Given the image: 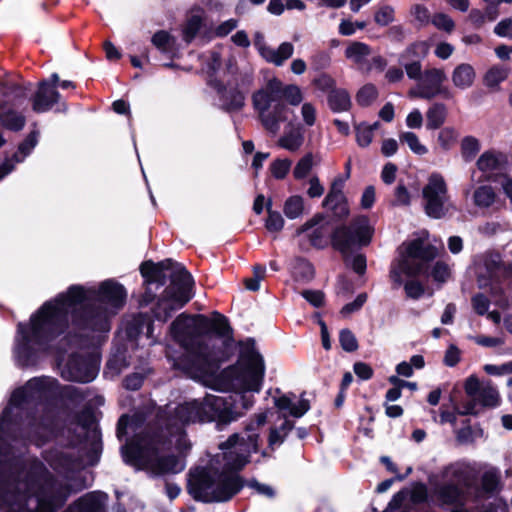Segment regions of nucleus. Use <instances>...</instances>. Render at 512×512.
<instances>
[{
  "label": "nucleus",
  "instance_id": "obj_31",
  "mask_svg": "<svg viewBox=\"0 0 512 512\" xmlns=\"http://www.w3.org/2000/svg\"><path fill=\"white\" fill-rule=\"evenodd\" d=\"M293 427V422L285 418L279 427L272 428L268 437V448L273 451L279 447Z\"/></svg>",
  "mask_w": 512,
  "mask_h": 512
},
{
  "label": "nucleus",
  "instance_id": "obj_17",
  "mask_svg": "<svg viewBox=\"0 0 512 512\" xmlns=\"http://www.w3.org/2000/svg\"><path fill=\"white\" fill-rule=\"evenodd\" d=\"M28 87L15 86L13 94L16 97V101L13 103V107L4 106L0 113V121L4 127L10 130H21L25 125V118L20 113L14 110V107L21 106V103L26 99V90Z\"/></svg>",
  "mask_w": 512,
  "mask_h": 512
},
{
  "label": "nucleus",
  "instance_id": "obj_9",
  "mask_svg": "<svg viewBox=\"0 0 512 512\" xmlns=\"http://www.w3.org/2000/svg\"><path fill=\"white\" fill-rule=\"evenodd\" d=\"M401 258L392 266V280L401 285L404 277H413L426 272L428 263L437 256V249L421 238L403 245Z\"/></svg>",
  "mask_w": 512,
  "mask_h": 512
},
{
  "label": "nucleus",
  "instance_id": "obj_40",
  "mask_svg": "<svg viewBox=\"0 0 512 512\" xmlns=\"http://www.w3.org/2000/svg\"><path fill=\"white\" fill-rule=\"evenodd\" d=\"M429 45L425 41L416 42L409 46L401 55V61L419 60L427 55Z\"/></svg>",
  "mask_w": 512,
  "mask_h": 512
},
{
  "label": "nucleus",
  "instance_id": "obj_46",
  "mask_svg": "<svg viewBox=\"0 0 512 512\" xmlns=\"http://www.w3.org/2000/svg\"><path fill=\"white\" fill-rule=\"evenodd\" d=\"M209 330H212L218 336L224 338H228L231 333L227 319L221 315H216L212 320H209L208 331Z\"/></svg>",
  "mask_w": 512,
  "mask_h": 512
},
{
  "label": "nucleus",
  "instance_id": "obj_6",
  "mask_svg": "<svg viewBox=\"0 0 512 512\" xmlns=\"http://www.w3.org/2000/svg\"><path fill=\"white\" fill-rule=\"evenodd\" d=\"M172 269L171 284L165 290L154 311L158 320L166 321L171 313L182 308L192 298L193 278L181 265H174L171 260L160 263L145 262L141 265V274L148 282L158 281L162 277V271Z\"/></svg>",
  "mask_w": 512,
  "mask_h": 512
},
{
  "label": "nucleus",
  "instance_id": "obj_48",
  "mask_svg": "<svg viewBox=\"0 0 512 512\" xmlns=\"http://www.w3.org/2000/svg\"><path fill=\"white\" fill-rule=\"evenodd\" d=\"M292 162L289 159H275L270 164V171L275 179H284L291 169Z\"/></svg>",
  "mask_w": 512,
  "mask_h": 512
},
{
  "label": "nucleus",
  "instance_id": "obj_51",
  "mask_svg": "<svg viewBox=\"0 0 512 512\" xmlns=\"http://www.w3.org/2000/svg\"><path fill=\"white\" fill-rule=\"evenodd\" d=\"M270 205L269 203L267 206L268 218L266 220V228L270 232H279L284 226V219L279 212L272 211Z\"/></svg>",
  "mask_w": 512,
  "mask_h": 512
},
{
  "label": "nucleus",
  "instance_id": "obj_35",
  "mask_svg": "<svg viewBox=\"0 0 512 512\" xmlns=\"http://www.w3.org/2000/svg\"><path fill=\"white\" fill-rule=\"evenodd\" d=\"M152 44L163 53H170L176 49V39L167 31H158L152 36Z\"/></svg>",
  "mask_w": 512,
  "mask_h": 512
},
{
  "label": "nucleus",
  "instance_id": "obj_63",
  "mask_svg": "<svg viewBox=\"0 0 512 512\" xmlns=\"http://www.w3.org/2000/svg\"><path fill=\"white\" fill-rule=\"evenodd\" d=\"M432 276L438 282H445L450 277V268L443 262H437L433 268Z\"/></svg>",
  "mask_w": 512,
  "mask_h": 512
},
{
  "label": "nucleus",
  "instance_id": "obj_30",
  "mask_svg": "<svg viewBox=\"0 0 512 512\" xmlns=\"http://www.w3.org/2000/svg\"><path fill=\"white\" fill-rule=\"evenodd\" d=\"M380 127V123L378 121L368 124L366 122H361L355 125V134H356V142L360 147H368L374 137V131Z\"/></svg>",
  "mask_w": 512,
  "mask_h": 512
},
{
  "label": "nucleus",
  "instance_id": "obj_12",
  "mask_svg": "<svg viewBox=\"0 0 512 512\" xmlns=\"http://www.w3.org/2000/svg\"><path fill=\"white\" fill-rule=\"evenodd\" d=\"M374 229L367 217L356 218L350 226H343L335 230L332 243L342 253H346L353 246H366L371 242Z\"/></svg>",
  "mask_w": 512,
  "mask_h": 512
},
{
  "label": "nucleus",
  "instance_id": "obj_52",
  "mask_svg": "<svg viewBox=\"0 0 512 512\" xmlns=\"http://www.w3.org/2000/svg\"><path fill=\"white\" fill-rule=\"evenodd\" d=\"M394 13L393 7L389 5L382 6L376 11L374 20L381 26H387L394 21Z\"/></svg>",
  "mask_w": 512,
  "mask_h": 512
},
{
  "label": "nucleus",
  "instance_id": "obj_64",
  "mask_svg": "<svg viewBox=\"0 0 512 512\" xmlns=\"http://www.w3.org/2000/svg\"><path fill=\"white\" fill-rule=\"evenodd\" d=\"M324 193V187L320 183V180L317 176H313L309 179V188L307 190V194L311 198L320 197Z\"/></svg>",
  "mask_w": 512,
  "mask_h": 512
},
{
  "label": "nucleus",
  "instance_id": "obj_29",
  "mask_svg": "<svg viewBox=\"0 0 512 512\" xmlns=\"http://www.w3.org/2000/svg\"><path fill=\"white\" fill-rule=\"evenodd\" d=\"M497 195L494 189L488 185H482L473 193V203L480 209H487L494 205Z\"/></svg>",
  "mask_w": 512,
  "mask_h": 512
},
{
  "label": "nucleus",
  "instance_id": "obj_20",
  "mask_svg": "<svg viewBox=\"0 0 512 512\" xmlns=\"http://www.w3.org/2000/svg\"><path fill=\"white\" fill-rule=\"evenodd\" d=\"M508 158L505 154L487 150L477 160L478 169L483 172L488 179L498 175L507 165Z\"/></svg>",
  "mask_w": 512,
  "mask_h": 512
},
{
  "label": "nucleus",
  "instance_id": "obj_39",
  "mask_svg": "<svg viewBox=\"0 0 512 512\" xmlns=\"http://www.w3.org/2000/svg\"><path fill=\"white\" fill-rule=\"evenodd\" d=\"M350 104V96L345 90H335L329 95V105L334 111H345Z\"/></svg>",
  "mask_w": 512,
  "mask_h": 512
},
{
  "label": "nucleus",
  "instance_id": "obj_55",
  "mask_svg": "<svg viewBox=\"0 0 512 512\" xmlns=\"http://www.w3.org/2000/svg\"><path fill=\"white\" fill-rule=\"evenodd\" d=\"M468 339L472 340L479 346L493 348L504 344V339L501 337H492L486 335H474L468 336Z\"/></svg>",
  "mask_w": 512,
  "mask_h": 512
},
{
  "label": "nucleus",
  "instance_id": "obj_23",
  "mask_svg": "<svg viewBox=\"0 0 512 512\" xmlns=\"http://www.w3.org/2000/svg\"><path fill=\"white\" fill-rule=\"evenodd\" d=\"M106 500V494L93 492L82 497L68 512H103Z\"/></svg>",
  "mask_w": 512,
  "mask_h": 512
},
{
  "label": "nucleus",
  "instance_id": "obj_37",
  "mask_svg": "<svg viewBox=\"0 0 512 512\" xmlns=\"http://www.w3.org/2000/svg\"><path fill=\"white\" fill-rule=\"evenodd\" d=\"M509 74L506 67L495 66L489 69L484 76V84L489 88H496Z\"/></svg>",
  "mask_w": 512,
  "mask_h": 512
},
{
  "label": "nucleus",
  "instance_id": "obj_18",
  "mask_svg": "<svg viewBox=\"0 0 512 512\" xmlns=\"http://www.w3.org/2000/svg\"><path fill=\"white\" fill-rule=\"evenodd\" d=\"M307 233L311 244L317 248H323L328 243V234L330 228L320 215L313 217L305 223L299 230L298 234Z\"/></svg>",
  "mask_w": 512,
  "mask_h": 512
},
{
  "label": "nucleus",
  "instance_id": "obj_45",
  "mask_svg": "<svg viewBox=\"0 0 512 512\" xmlns=\"http://www.w3.org/2000/svg\"><path fill=\"white\" fill-rule=\"evenodd\" d=\"M315 165L314 157L311 153L303 156L296 164L293 170L295 179L300 180L308 176L313 166Z\"/></svg>",
  "mask_w": 512,
  "mask_h": 512
},
{
  "label": "nucleus",
  "instance_id": "obj_1",
  "mask_svg": "<svg viewBox=\"0 0 512 512\" xmlns=\"http://www.w3.org/2000/svg\"><path fill=\"white\" fill-rule=\"evenodd\" d=\"M124 287L113 281H104L98 293L92 289L73 286L66 295H60L54 302L45 303L34 314L28 325L19 324L15 355L17 361L28 366L51 349V342L63 332L69 315L81 311V318L93 330L108 331L109 317L123 307L126 301Z\"/></svg>",
  "mask_w": 512,
  "mask_h": 512
},
{
  "label": "nucleus",
  "instance_id": "obj_44",
  "mask_svg": "<svg viewBox=\"0 0 512 512\" xmlns=\"http://www.w3.org/2000/svg\"><path fill=\"white\" fill-rule=\"evenodd\" d=\"M481 145L477 138L466 136L461 141V152L465 160L471 161L480 151Z\"/></svg>",
  "mask_w": 512,
  "mask_h": 512
},
{
  "label": "nucleus",
  "instance_id": "obj_7",
  "mask_svg": "<svg viewBox=\"0 0 512 512\" xmlns=\"http://www.w3.org/2000/svg\"><path fill=\"white\" fill-rule=\"evenodd\" d=\"M283 98L289 105L298 106L304 96L301 88L291 84L285 87L281 81L272 79L265 88L253 95V104L258 111L263 127L273 135H276L281 124L288 119L289 108L280 101Z\"/></svg>",
  "mask_w": 512,
  "mask_h": 512
},
{
  "label": "nucleus",
  "instance_id": "obj_53",
  "mask_svg": "<svg viewBox=\"0 0 512 512\" xmlns=\"http://www.w3.org/2000/svg\"><path fill=\"white\" fill-rule=\"evenodd\" d=\"M341 347L347 352H353L358 348V342L355 335L348 329H343L339 334Z\"/></svg>",
  "mask_w": 512,
  "mask_h": 512
},
{
  "label": "nucleus",
  "instance_id": "obj_13",
  "mask_svg": "<svg viewBox=\"0 0 512 512\" xmlns=\"http://www.w3.org/2000/svg\"><path fill=\"white\" fill-rule=\"evenodd\" d=\"M64 379L82 383L91 382L98 374L99 360L96 355H72L69 360L60 364Z\"/></svg>",
  "mask_w": 512,
  "mask_h": 512
},
{
  "label": "nucleus",
  "instance_id": "obj_43",
  "mask_svg": "<svg viewBox=\"0 0 512 512\" xmlns=\"http://www.w3.org/2000/svg\"><path fill=\"white\" fill-rule=\"evenodd\" d=\"M378 97L377 88L372 84H366L356 94V101L362 107L370 106Z\"/></svg>",
  "mask_w": 512,
  "mask_h": 512
},
{
  "label": "nucleus",
  "instance_id": "obj_32",
  "mask_svg": "<svg viewBox=\"0 0 512 512\" xmlns=\"http://www.w3.org/2000/svg\"><path fill=\"white\" fill-rule=\"evenodd\" d=\"M303 133L299 129H291L278 139V146L291 152L297 151L303 144Z\"/></svg>",
  "mask_w": 512,
  "mask_h": 512
},
{
  "label": "nucleus",
  "instance_id": "obj_8",
  "mask_svg": "<svg viewBox=\"0 0 512 512\" xmlns=\"http://www.w3.org/2000/svg\"><path fill=\"white\" fill-rule=\"evenodd\" d=\"M56 381L48 378H34L29 380L26 385L14 391L11 396L8 407L3 411L0 417V456L6 457L5 434L12 423L14 410L22 409L30 403L48 397L54 390Z\"/></svg>",
  "mask_w": 512,
  "mask_h": 512
},
{
  "label": "nucleus",
  "instance_id": "obj_22",
  "mask_svg": "<svg viewBox=\"0 0 512 512\" xmlns=\"http://www.w3.org/2000/svg\"><path fill=\"white\" fill-rule=\"evenodd\" d=\"M476 71L471 64H458L451 73V81L456 89L467 90L474 85Z\"/></svg>",
  "mask_w": 512,
  "mask_h": 512
},
{
  "label": "nucleus",
  "instance_id": "obj_19",
  "mask_svg": "<svg viewBox=\"0 0 512 512\" xmlns=\"http://www.w3.org/2000/svg\"><path fill=\"white\" fill-rule=\"evenodd\" d=\"M255 47L263 59L276 66H282L294 53V46L290 42H283L277 48H272L259 39L255 41Z\"/></svg>",
  "mask_w": 512,
  "mask_h": 512
},
{
  "label": "nucleus",
  "instance_id": "obj_50",
  "mask_svg": "<svg viewBox=\"0 0 512 512\" xmlns=\"http://www.w3.org/2000/svg\"><path fill=\"white\" fill-rule=\"evenodd\" d=\"M65 500V496H57L50 500H46L43 497L37 498V510L38 512H54Z\"/></svg>",
  "mask_w": 512,
  "mask_h": 512
},
{
  "label": "nucleus",
  "instance_id": "obj_41",
  "mask_svg": "<svg viewBox=\"0 0 512 512\" xmlns=\"http://www.w3.org/2000/svg\"><path fill=\"white\" fill-rule=\"evenodd\" d=\"M478 398L484 406L488 407H496L500 403L499 392L489 383L482 386Z\"/></svg>",
  "mask_w": 512,
  "mask_h": 512
},
{
  "label": "nucleus",
  "instance_id": "obj_3",
  "mask_svg": "<svg viewBox=\"0 0 512 512\" xmlns=\"http://www.w3.org/2000/svg\"><path fill=\"white\" fill-rule=\"evenodd\" d=\"M209 319L203 315H179L171 324L172 338L186 349L185 356L175 362V366L185 371L204 385L216 390H236L259 392L265 373L264 361L256 351L254 343L248 341L242 345L237 364L217 374L220 359L207 354L203 348L190 351L198 339L208 332Z\"/></svg>",
  "mask_w": 512,
  "mask_h": 512
},
{
  "label": "nucleus",
  "instance_id": "obj_62",
  "mask_svg": "<svg viewBox=\"0 0 512 512\" xmlns=\"http://www.w3.org/2000/svg\"><path fill=\"white\" fill-rule=\"evenodd\" d=\"M406 126L410 129H420L423 125V116L419 109H413L406 116Z\"/></svg>",
  "mask_w": 512,
  "mask_h": 512
},
{
  "label": "nucleus",
  "instance_id": "obj_14",
  "mask_svg": "<svg viewBox=\"0 0 512 512\" xmlns=\"http://www.w3.org/2000/svg\"><path fill=\"white\" fill-rule=\"evenodd\" d=\"M446 80L444 70L431 68L424 71L418 84L408 91L411 99L420 98L430 100L444 92L442 85Z\"/></svg>",
  "mask_w": 512,
  "mask_h": 512
},
{
  "label": "nucleus",
  "instance_id": "obj_2",
  "mask_svg": "<svg viewBox=\"0 0 512 512\" xmlns=\"http://www.w3.org/2000/svg\"><path fill=\"white\" fill-rule=\"evenodd\" d=\"M242 415L236 400L207 395L203 400H192L169 411L165 429L159 435H139L123 449L127 463L148 470L153 475L175 474L184 470L181 455L191 444L183 427L189 423L219 421L231 422Z\"/></svg>",
  "mask_w": 512,
  "mask_h": 512
},
{
  "label": "nucleus",
  "instance_id": "obj_28",
  "mask_svg": "<svg viewBox=\"0 0 512 512\" xmlns=\"http://www.w3.org/2000/svg\"><path fill=\"white\" fill-rule=\"evenodd\" d=\"M472 307L478 315H487V318L495 324L501 322V314L498 311L489 312L490 301L483 294H476L471 299Z\"/></svg>",
  "mask_w": 512,
  "mask_h": 512
},
{
  "label": "nucleus",
  "instance_id": "obj_10",
  "mask_svg": "<svg viewBox=\"0 0 512 512\" xmlns=\"http://www.w3.org/2000/svg\"><path fill=\"white\" fill-rule=\"evenodd\" d=\"M474 273L479 288L489 289L495 298V305L502 309L509 307V301L503 294L501 277L504 274V266L499 253L486 252L476 257L474 261Z\"/></svg>",
  "mask_w": 512,
  "mask_h": 512
},
{
  "label": "nucleus",
  "instance_id": "obj_16",
  "mask_svg": "<svg viewBox=\"0 0 512 512\" xmlns=\"http://www.w3.org/2000/svg\"><path fill=\"white\" fill-rule=\"evenodd\" d=\"M51 83L42 81L32 99V109L37 113H43L52 108L58 102L59 93L56 91V84L59 82L58 74L54 73L50 78Z\"/></svg>",
  "mask_w": 512,
  "mask_h": 512
},
{
  "label": "nucleus",
  "instance_id": "obj_24",
  "mask_svg": "<svg viewBox=\"0 0 512 512\" xmlns=\"http://www.w3.org/2000/svg\"><path fill=\"white\" fill-rule=\"evenodd\" d=\"M205 18V13L200 8L192 9L187 15L186 21L182 26L183 40L189 44L200 31Z\"/></svg>",
  "mask_w": 512,
  "mask_h": 512
},
{
  "label": "nucleus",
  "instance_id": "obj_4",
  "mask_svg": "<svg viewBox=\"0 0 512 512\" xmlns=\"http://www.w3.org/2000/svg\"><path fill=\"white\" fill-rule=\"evenodd\" d=\"M266 420L267 412L256 414L246 426L241 439L238 435H232L220 445L223 451V472L197 469L190 474L188 488L195 499L204 502L227 501L242 488L241 478L227 471L242 469L247 464L250 454L258 451L259 429Z\"/></svg>",
  "mask_w": 512,
  "mask_h": 512
},
{
  "label": "nucleus",
  "instance_id": "obj_58",
  "mask_svg": "<svg viewBox=\"0 0 512 512\" xmlns=\"http://www.w3.org/2000/svg\"><path fill=\"white\" fill-rule=\"evenodd\" d=\"M394 196V205L408 206L411 203V194L404 185L399 184L396 187Z\"/></svg>",
  "mask_w": 512,
  "mask_h": 512
},
{
  "label": "nucleus",
  "instance_id": "obj_60",
  "mask_svg": "<svg viewBox=\"0 0 512 512\" xmlns=\"http://www.w3.org/2000/svg\"><path fill=\"white\" fill-rule=\"evenodd\" d=\"M409 61L410 62L402 61L404 63V68H405L407 76L410 79L420 81V79L423 75L420 61L419 60H413V61L409 60Z\"/></svg>",
  "mask_w": 512,
  "mask_h": 512
},
{
  "label": "nucleus",
  "instance_id": "obj_57",
  "mask_svg": "<svg viewBox=\"0 0 512 512\" xmlns=\"http://www.w3.org/2000/svg\"><path fill=\"white\" fill-rule=\"evenodd\" d=\"M238 26V21L236 19H229L221 24H219L214 30H213V36L214 37H225L228 34H230L236 27Z\"/></svg>",
  "mask_w": 512,
  "mask_h": 512
},
{
  "label": "nucleus",
  "instance_id": "obj_38",
  "mask_svg": "<svg viewBox=\"0 0 512 512\" xmlns=\"http://www.w3.org/2000/svg\"><path fill=\"white\" fill-rule=\"evenodd\" d=\"M292 274L297 281H309L313 278L314 269L309 262L303 259H296L292 268Z\"/></svg>",
  "mask_w": 512,
  "mask_h": 512
},
{
  "label": "nucleus",
  "instance_id": "obj_34",
  "mask_svg": "<svg viewBox=\"0 0 512 512\" xmlns=\"http://www.w3.org/2000/svg\"><path fill=\"white\" fill-rule=\"evenodd\" d=\"M482 490L486 493H494L500 490V472L496 468L487 469L481 479Z\"/></svg>",
  "mask_w": 512,
  "mask_h": 512
},
{
  "label": "nucleus",
  "instance_id": "obj_54",
  "mask_svg": "<svg viewBox=\"0 0 512 512\" xmlns=\"http://www.w3.org/2000/svg\"><path fill=\"white\" fill-rule=\"evenodd\" d=\"M432 24L439 30L451 33L454 30V21L444 13H437L431 19Z\"/></svg>",
  "mask_w": 512,
  "mask_h": 512
},
{
  "label": "nucleus",
  "instance_id": "obj_49",
  "mask_svg": "<svg viewBox=\"0 0 512 512\" xmlns=\"http://www.w3.org/2000/svg\"><path fill=\"white\" fill-rule=\"evenodd\" d=\"M51 466L58 471H61L62 469L65 470H74L78 468L80 465L76 463L74 460H72L68 455L66 454H59L56 455L55 458L50 460Z\"/></svg>",
  "mask_w": 512,
  "mask_h": 512
},
{
  "label": "nucleus",
  "instance_id": "obj_21",
  "mask_svg": "<svg viewBox=\"0 0 512 512\" xmlns=\"http://www.w3.org/2000/svg\"><path fill=\"white\" fill-rule=\"evenodd\" d=\"M344 179L337 178L333 181L330 191L326 196L323 205L340 215H346L348 210L345 206V196L343 193Z\"/></svg>",
  "mask_w": 512,
  "mask_h": 512
},
{
  "label": "nucleus",
  "instance_id": "obj_26",
  "mask_svg": "<svg viewBox=\"0 0 512 512\" xmlns=\"http://www.w3.org/2000/svg\"><path fill=\"white\" fill-rule=\"evenodd\" d=\"M370 55V47L362 42H351L345 49V57L360 69H369L366 62Z\"/></svg>",
  "mask_w": 512,
  "mask_h": 512
},
{
  "label": "nucleus",
  "instance_id": "obj_59",
  "mask_svg": "<svg viewBox=\"0 0 512 512\" xmlns=\"http://www.w3.org/2000/svg\"><path fill=\"white\" fill-rule=\"evenodd\" d=\"M483 369L487 374H490V375L500 376V375L511 374L512 373V361L501 364V365L486 364Z\"/></svg>",
  "mask_w": 512,
  "mask_h": 512
},
{
  "label": "nucleus",
  "instance_id": "obj_47",
  "mask_svg": "<svg viewBox=\"0 0 512 512\" xmlns=\"http://www.w3.org/2000/svg\"><path fill=\"white\" fill-rule=\"evenodd\" d=\"M300 116L306 127H312L317 123L318 113L315 105L311 102H305L300 108Z\"/></svg>",
  "mask_w": 512,
  "mask_h": 512
},
{
  "label": "nucleus",
  "instance_id": "obj_36",
  "mask_svg": "<svg viewBox=\"0 0 512 512\" xmlns=\"http://www.w3.org/2000/svg\"><path fill=\"white\" fill-rule=\"evenodd\" d=\"M284 214L289 219H296L303 214L304 200L299 195L290 196L284 203Z\"/></svg>",
  "mask_w": 512,
  "mask_h": 512
},
{
  "label": "nucleus",
  "instance_id": "obj_56",
  "mask_svg": "<svg viewBox=\"0 0 512 512\" xmlns=\"http://www.w3.org/2000/svg\"><path fill=\"white\" fill-rule=\"evenodd\" d=\"M266 269L263 266H255L253 277L245 280V287L250 291H257L260 288V282L264 279Z\"/></svg>",
  "mask_w": 512,
  "mask_h": 512
},
{
  "label": "nucleus",
  "instance_id": "obj_15",
  "mask_svg": "<svg viewBox=\"0 0 512 512\" xmlns=\"http://www.w3.org/2000/svg\"><path fill=\"white\" fill-rule=\"evenodd\" d=\"M3 468L9 470V478L15 482L16 489L19 492L30 494L35 483L34 472L40 469L41 466L35 464L33 465V472H27L24 463L20 459H9Z\"/></svg>",
  "mask_w": 512,
  "mask_h": 512
},
{
  "label": "nucleus",
  "instance_id": "obj_33",
  "mask_svg": "<svg viewBox=\"0 0 512 512\" xmlns=\"http://www.w3.org/2000/svg\"><path fill=\"white\" fill-rule=\"evenodd\" d=\"M459 133L452 126L443 127L437 134V146L442 151H449L458 141Z\"/></svg>",
  "mask_w": 512,
  "mask_h": 512
},
{
  "label": "nucleus",
  "instance_id": "obj_11",
  "mask_svg": "<svg viewBox=\"0 0 512 512\" xmlns=\"http://www.w3.org/2000/svg\"><path fill=\"white\" fill-rule=\"evenodd\" d=\"M421 195L424 212L430 218L441 219L455 210L448 183L439 172H433L428 176Z\"/></svg>",
  "mask_w": 512,
  "mask_h": 512
},
{
  "label": "nucleus",
  "instance_id": "obj_42",
  "mask_svg": "<svg viewBox=\"0 0 512 512\" xmlns=\"http://www.w3.org/2000/svg\"><path fill=\"white\" fill-rule=\"evenodd\" d=\"M402 142L406 143L410 150L416 155H425L428 153V148L421 143L419 137L413 132H403L399 135Z\"/></svg>",
  "mask_w": 512,
  "mask_h": 512
},
{
  "label": "nucleus",
  "instance_id": "obj_61",
  "mask_svg": "<svg viewBox=\"0 0 512 512\" xmlns=\"http://www.w3.org/2000/svg\"><path fill=\"white\" fill-rule=\"evenodd\" d=\"M411 14L420 25H426L432 19L430 18L429 10L425 6L419 4L412 7Z\"/></svg>",
  "mask_w": 512,
  "mask_h": 512
},
{
  "label": "nucleus",
  "instance_id": "obj_27",
  "mask_svg": "<svg viewBox=\"0 0 512 512\" xmlns=\"http://www.w3.org/2000/svg\"><path fill=\"white\" fill-rule=\"evenodd\" d=\"M448 110L445 104L433 103L426 111V128L436 130L440 128L447 120Z\"/></svg>",
  "mask_w": 512,
  "mask_h": 512
},
{
  "label": "nucleus",
  "instance_id": "obj_5",
  "mask_svg": "<svg viewBox=\"0 0 512 512\" xmlns=\"http://www.w3.org/2000/svg\"><path fill=\"white\" fill-rule=\"evenodd\" d=\"M477 470L475 465L465 461H458L445 466L438 473L429 476L431 492L422 483L414 484L410 490L397 493L389 503V508H398L406 499L413 503H421L430 497L435 504L451 507L450 512H468L465 505L468 494L464 490Z\"/></svg>",
  "mask_w": 512,
  "mask_h": 512
},
{
  "label": "nucleus",
  "instance_id": "obj_25",
  "mask_svg": "<svg viewBox=\"0 0 512 512\" xmlns=\"http://www.w3.org/2000/svg\"><path fill=\"white\" fill-rule=\"evenodd\" d=\"M274 405L280 411H287L291 416L297 418L302 417L310 408L308 400L301 398L295 403L286 395L275 397Z\"/></svg>",
  "mask_w": 512,
  "mask_h": 512
}]
</instances>
